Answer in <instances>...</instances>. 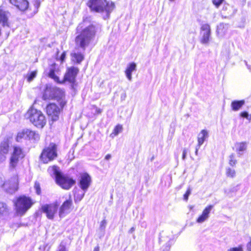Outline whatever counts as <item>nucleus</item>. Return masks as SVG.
<instances>
[{"mask_svg":"<svg viewBox=\"0 0 251 251\" xmlns=\"http://www.w3.org/2000/svg\"><path fill=\"white\" fill-rule=\"evenodd\" d=\"M22 139H26L25 135V129L23 130L22 132H19L17 134L16 137L17 141L20 142Z\"/></svg>","mask_w":251,"mask_h":251,"instance_id":"obj_32","label":"nucleus"},{"mask_svg":"<svg viewBox=\"0 0 251 251\" xmlns=\"http://www.w3.org/2000/svg\"><path fill=\"white\" fill-rule=\"evenodd\" d=\"M34 189L36 190V192L38 195H40L41 194V188L40 184L39 182H36L34 184Z\"/></svg>","mask_w":251,"mask_h":251,"instance_id":"obj_37","label":"nucleus"},{"mask_svg":"<svg viewBox=\"0 0 251 251\" xmlns=\"http://www.w3.org/2000/svg\"><path fill=\"white\" fill-rule=\"evenodd\" d=\"M0 186L6 192L13 194L18 189V178L14 177L10 180L5 181L2 177H0Z\"/></svg>","mask_w":251,"mask_h":251,"instance_id":"obj_9","label":"nucleus"},{"mask_svg":"<svg viewBox=\"0 0 251 251\" xmlns=\"http://www.w3.org/2000/svg\"><path fill=\"white\" fill-rule=\"evenodd\" d=\"M26 119L35 126L42 128L46 124V119L44 114L39 110L31 107L25 115Z\"/></svg>","mask_w":251,"mask_h":251,"instance_id":"obj_6","label":"nucleus"},{"mask_svg":"<svg viewBox=\"0 0 251 251\" xmlns=\"http://www.w3.org/2000/svg\"><path fill=\"white\" fill-rule=\"evenodd\" d=\"M227 14H228V15H230V13L229 12H227Z\"/></svg>","mask_w":251,"mask_h":251,"instance_id":"obj_57","label":"nucleus"},{"mask_svg":"<svg viewBox=\"0 0 251 251\" xmlns=\"http://www.w3.org/2000/svg\"><path fill=\"white\" fill-rule=\"evenodd\" d=\"M9 151V145L7 143H4L0 146V163L6 159V155Z\"/></svg>","mask_w":251,"mask_h":251,"instance_id":"obj_19","label":"nucleus"},{"mask_svg":"<svg viewBox=\"0 0 251 251\" xmlns=\"http://www.w3.org/2000/svg\"><path fill=\"white\" fill-rule=\"evenodd\" d=\"M236 151L239 155L243 154V152L247 149V145L245 142L237 143L235 145Z\"/></svg>","mask_w":251,"mask_h":251,"instance_id":"obj_24","label":"nucleus"},{"mask_svg":"<svg viewBox=\"0 0 251 251\" xmlns=\"http://www.w3.org/2000/svg\"><path fill=\"white\" fill-rule=\"evenodd\" d=\"M96 30L95 26L90 25L84 28L75 39L76 46L85 50L86 48L93 40Z\"/></svg>","mask_w":251,"mask_h":251,"instance_id":"obj_2","label":"nucleus"},{"mask_svg":"<svg viewBox=\"0 0 251 251\" xmlns=\"http://www.w3.org/2000/svg\"><path fill=\"white\" fill-rule=\"evenodd\" d=\"M87 5L91 11L100 13L105 20L109 18L115 7L113 2L106 0H89Z\"/></svg>","mask_w":251,"mask_h":251,"instance_id":"obj_1","label":"nucleus"},{"mask_svg":"<svg viewBox=\"0 0 251 251\" xmlns=\"http://www.w3.org/2000/svg\"><path fill=\"white\" fill-rule=\"evenodd\" d=\"M73 205L71 195L69 199L66 200L60 207L59 209V216L60 218L64 217L66 215L70 212L71 207Z\"/></svg>","mask_w":251,"mask_h":251,"instance_id":"obj_12","label":"nucleus"},{"mask_svg":"<svg viewBox=\"0 0 251 251\" xmlns=\"http://www.w3.org/2000/svg\"><path fill=\"white\" fill-rule=\"evenodd\" d=\"M58 72L56 70L54 66H51L48 73V76L53 79L54 81L58 83H62L63 81L59 80V78L58 76Z\"/></svg>","mask_w":251,"mask_h":251,"instance_id":"obj_20","label":"nucleus"},{"mask_svg":"<svg viewBox=\"0 0 251 251\" xmlns=\"http://www.w3.org/2000/svg\"><path fill=\"white\" fill-rule=\"evenodd\" d=\"M11 183H11V182H10V184L9 185H8V187L9 188H12V185L11 184Z\"/></svg>","mask_w":251,"mask_h":251,"instance_id":"obj_54","label":"nucleus"},{"mask_svg":"<svg viewBox=\"0 0 251 251\" xmlns=\"http://www.w3.org/2000/svg\"><path fill=\"white\" fill-rule=\"evenodd\" d=\"M72 60L77 63H80L84 59V55L80 52H74L72 53Z\"/></svg>","mask_w":251,"mask_h":251,"instance_id":"obj_27","label":"nucleus"},{"mask_svg":"<svg viewBox=\"0 0 251 251\" xmlns=\"http://www.w3.org/2000/svg\"><path fill=\"white\" fill-rule=\"evenodd\" d=\"M33 202L31 199L25 196L19 197L14 202L17 213L23 215L31 207Z\"/></svg>","mask_w":251,"mask_h":251,"instance_id":"obj_7","label":"nucleus"},{"mask_svg":"<svg viewBox=\"0 0 251 251\" xmlns=\"http://www.w3.org/2000/svg\"><path fill=\"white\" fill-rule=\"evenodd\" d=\"M25 135L26 139L38 140L39 139V136L38 133L30 129H25Z\"/></svg>","mask_w":251,"mask_h":251,"instance_id":"obj_26","label":"nucleus"},{"mask_svg":"<svg viewBox=\"0 0 251 251\" xmlns=\"http://www.w3.org/2000/svg\"><path fill=\"white\" fill-rule=\"evenodd\" d=\"M245 103L244 100L232 101L231 103V108L233 111H238L244 105Z\"/></svg>","mask_w":251,"mask_h":251,"instance_id":"obj_23","label":"nucleus"},{"mask_svg":"<svg viewBox=\"0 0 251 251\" xmlns=\"http://www.w3.org/2000/svg\"><path fill=\"white\" fill-rule=\"evenodd\" d=\"M122 126L121 125H118L114 128V130L113 132L111 134L110 136L112 137H113V135H114V136H117L119 133H121L122 131Z\"/></svg>","mask_w":251,"mask_h":251,"instance_id":"obj_30","label":"nucleus"},{"mask_svg":"<svg viewBox=\"0 0 251 251\" xmlns=\"http://www.w3.org/2000/svg\"><path fill=\"white\" fill-rule=\"evenodd\" d=\"M229 6L228 4H224L223 7L222 11L223 12L225 11H227L228 9V8H229Z\"/></svg>","mask_w":251,"mask_h":251,"instance_id":"obj_45","label":"nucleus"},{"mask_svg":"<svg viewBox=\"0 0 251 251\" xmlns=\"http://www.w3.org/2000/svg\"><path fill=\"white\" fill-rule=\"evenodd\" d=\"M188 152V150L186 148L183 149V152H182V159L185 160L186 157L187 153Z\"/></svg>","mask_w":251,"mask_h":251,"instance_id":"obj_41","label":"nucleus"},{"mask_svg":"<svg viewBox=\"0 0 251 251\" xmlns=\"http://www.w3.org/2000/svg\"><path fill=\"white\" fill-rule=\"evenodd\" d=\"M48 245L46 244L44 246V249L45 250L46 248L47 247Z\"/></svg>","mask_w":251,"mask_h":251,"instance_id":"obj_55","label":"nucleus"},{"mask_svg":"<svg viewBox=\"0 0 251 251\" xmlns=\"http://www.w3.org/2000/svg\"><path fill=\"white\" fill-rule=\"evenodd\" d=\"M201 146H199V145H197L196 147V151H195V154L196 155H197L198 154V151L199 150V149L200 148Z\"/></svg>","mask_w":251,"mask_h":251,"instance_id":"obj_46","label":"nucleus"},{"mask_svg":"<svg viewBox=\"0 0 251 251\" xmlns=\"http://www.w3.org/2000/svg\"><path fill=\"white\" fill-rule=\"evenodd\" d=\"M240 116L243 118H245L247 120H248L249 121H251V114H249V113L246 112H242L240 113Z\"/></svg>","mask_w":251,"mask_h":251,"instance_id":"obj_35","label":"nucleus"},{"mask_svg":"<svg viewBox=\"0 0 251 251\" xmlns=\"http://www.w3.org/2000/svg\"><path fill=\"white\" fill-rule=\"evenodd\" d=\"M106 225V221L105 219H104L101 222L100 226L101 228H105Z\"/></svg>","mask_w":251,"mask_h":251,"instance_id":"obj_43","label":"nucleus"},{"mask_svg":"<svg viewBox=\"0 0 251 251\" xmlns=\"http://www.w3.org/2000/svg\"><path fill=\"white\" fill-rule=\"evenodd\" d=\"M191 190L190 188L188 189L185 194L184 195V200L187 201L188 199L189 196L190 195Z\"/></svg>","mask_w":251,"mask_h":251,"instance_id":"obj_40","label":"nucleus"},{"mask_svg":"<svg viewBox=\"0 0 251 251\" xmlns=\"http://www.w3.org/2000/svg\"><path fill=\"white\" fill-rule=\"evenodd\" d=\"M136 70V64L132 62L128 64L125 71V74L127 79L131 81L132 79V73Z\"/></svg>","mask_w":251,"mask_h":251,"instance_id":"obj_21","label":"nucleus"},{"mask_svg":"<svg viewBox=\"0 0 251 251\" xmlns=\"http://www.w3.org/2000/svg\"><path fill=\"white\" fill-rule=\"evenodd\" d=\"M59 203L57 201L50 204H45L42 206V211L45 213L49 219L52 220L58 209Z\"/></svg>","mask_w":251,"mask_h":251,"instance_id":"obj_11","label":"nucleus"},{"mask_svg":"<svg viewBox=\"0 0 251 251\" xmlns=\"http://www.w3.org/2000/svg\"><path fill=\"white\" fill-rule=\"evenodd\" d=\"M224 0H213L212 2L213 4L218 8L222 3Z\"/></svg>","mask_w":251,"mask_h":251,"instance_id":"obj_39","label":"nucleus"},{"mask_svg":"<svg viewBox=\"0 0 251 251\" xmlns=\"http://www.w3.org/2000/svg\"><path fill=\"white\" fill-rule=\"evenodd\" d=\"M57 156V145L51 143L43 150L40 155V159L44 163H48L54 160Z\"/></svg>","mask_w":251,"mask_h":251,"instance_id":"obj_8","label":"nucleus"},{"mask_svg":"<svg viewBox=\"0 0 251 251\" xmlns=\"http://www.w3.org/2000/svg\"><path fill=\"white\" fill-rule=\"evenodd\" d=\"M245 64H246V65L247 66L248 69L250 70H251V66L249 65L247 63V62L246 61H245Z\"/></svg>","mask_w":251,"mask_h":251,"instance_id":"obj_49","label":"nucleus"},{"mask_svg":"<svg viewBox=\"0 0 251 251\" xmlns=\"http://www.w3.org/2000/svg\"><path fill=\"white\" fill-rule=\"evenodd\" d=\"M170 247L167 246L163 251H169Z\"/></svg>","mask_w":251,"mask_h":251,"instance_id":"obj_51","label":"nucleus"},{"mask_svg":"<svg viewBox=\"0 0 251 251\" xmlns=\"http://www.w3.org/2000/svg\"><path fill=\"white\" fill-rule=\"evenodd\" d=\"M237 163V161L235 158V155L234 154H231L229 156V164L231 166H234Z\"/></svg>","mask_w":251,"mask_h":251,"instance_id":"obj_34","label":"nucleus"},{"mask_svg":"<svg viewBox=\"0 0 251 251\" xmlns=\"http://www.w3.org/2000/svg\"><path fill=\"white\" fill-rule=\"evenodd\" d=\"M66 54L65 51H64L61 54V56L60 57V60L61 61V62H63V61H64L65 57H66Z\"/></svg>","mask_w":251,"mask_h":251,"instance_id":"obj_42","label":"nucleus"},{"mask_svg":"<svg viewBox=\"0 0 251 251\" xmlns=\"http://www.w3.org/2000/svg\"><path fill=\"white\" fill-rule=\"evenodd\" d=\"M228 28V25L226 24H220L218 26L217 31L218 34L224 35L226 34Z\"/></svg>","mask_w":251,"mask_h":251,"instance_id":"obj_25","label":"nucleus"},{"mask_svg":"<svg viewBox=\"0 0 251 251\" xmlns=\"http://www.w3.org/2000/svg\"><path fill=\"white\" fill-rule=\"evenodd\" d=\"M43 99L44 100H55L62 108L66 104L64 92L62 90L50 85H47L44 91Z\"/></svg>","mask_w":251,"mask_h":251,"instance_id":"obj_3","label":"nucleus"},{"mask_svg":"<svg viewBox=\"0 0 251 251\" xmlns=\"http://www.w3.org/2000/svg\"><path fill=\"white\" fill-rule=\"evenodd\" d=\"M201 30L202 32L201 42L203 44H208L211 34L210 25L208 24H203L201 27Z\"/></svg>","mask_w":251,"mask_h":251,"instance_id":"obj_14","label":"nucleus"},{"mask_svg":"<svg viewBox=\"0 0 251 251\" xmlns=\"http://www.w3.org/2000/svg\"><path fill=\"white\" fill-rule=\"evenodd\" d=\"M227 251H244L242 245H239L238 247L230 248Z\"/></svg>","mask_w":251,"mask_h":251,"instance_id":"obj_38","label":"nucleus"},{"mask_svg":"<svg viewBox=\"0 0 251 251\" xmlns=\"http://www.w3.org/2000/svg\"><path fill=\"white\" fill-rule=\"evenodd\" d=\"M78 72V70L75 67H72L69 68L64 76L63 82L64 81H67L72 84L74 83Z\"/></svg>","mask_w":251,"mask_h":251,"instance_id":"obj_15","label":"nucleus"},{"mask_svg":"<svg viewBox=\"0 0 251 251\" xmlns=\"http://www.w3.org/2000/svg\"><path fill=\"white\" fill-rule=\"evenodd\" d=\"M91 183V176L87 173L81 175L79 180V186L84 192H86Z\"/></svg>","mask_w":251,"mask_h":251,"instance_id":"obj_16","label":"nucleus"},{"mask_svg":"<svg viewBox=\"0 0 251 251\" xmlns=\"http://www.w3.org/2000/svg\"><path fill=\"white\" fill-rule=\"evenodd\" d=\"M56 251H68L66 246L61 242L57 247Z\"/></svg>","mask_w":251,"mask_h":251,"instance_id":"obj_36","label":"nucleus"},{"mask_svg":"<svg viewBox=\"0 0 251 251\" xmlns=\"http://www.w3.org/2000/svg\"><path fill=\"white\" fill-rule=\"evenodd\" d=\"M24 156V152L20 147H14L13 151L10 158L9 168L11 169H15L20 160L23 159Z\"/></svg>","mask_w":251,"mask_h":251,"instance_id":"obj_10","label":"nucleus"},{"mask_svg":"<svg viewBox=\"0 0 251 251\" xmlns=\"http://www.w3.org/2000/svg\"><path fill=\"white\" fill-rule=\"evenodd\" d=\"M226 173L227 177L231 178L234 177L236 175L235 170L230 168H226Z\"/></svg>","mask_w":251,"mask_h":251,"instance_id":"obj_31","label":"nucleus"},{"mask_svg":"<svg viewBox=\"0 0 251 251\" xmlns=\"http://www.w3.org/2000/svg\"><path fill=\"white\" fill-rule=\"evenodd\" d=\"M85 192L80 190L76 191L74 194L75 201V202L80 201L84 197Z\"/></svg>","mask_w":251,"mask_h":251,"instance_id":"obj_28","label":"nucleus"},{"mask_svg":"<svg viewBox=\"0 0 251 251\" xmlns=\"http://www.w3.org/2000/svg\"><path fill=\"white\" fill-rule=\"evenodd\" d=\"M37 75V71H34L27 74V80L28 82L31 81Z\"/></svg>","mask_w":251,"mask_h":251,"instance_id":"obj_33","label":"nucleus"},{"mask_svg":"<svg viewBox=\"0 0 251 251\" xmlns=\"http://www.w3.org/2000/svg\"><path fill=\"white\" fill-rule=\"evenodd\" d=\"M208 137V131L205 129L202 130L198 135V145H199V146H201Z\"/></svg>","mask_w":251,"mask_h":251,"instance_id":"obj_22","label":"nucleus"},{"mask_svg":"<svg viewBox=\"0 0 251 251\" xmlns=\"http://www.w3.org/2000/svg\"><path fill=\"white\" fill-rule=\"evenodd\" d=\"M213 208V205H210L205 208L203 210L201 215L197 219V222L198 223H202L207 220L209 217V214Z\"/></svg>","mask_w":251,"mask_h":251,"instance_id":"obj_18","label":"nucleus"},{"mask_svg":"<svg viewBox=\"0 0 251 251\" xmlns=\"http://www.w3.org/2000/svg\"><path fill=\"white\" fill-rule=\"evenodd\" d=\"M9 2L20 10L29 12L30 17H33L38 12L40 5V0H34L30 6L27 0H9Z\"/></svg>","mask_w":251,"mask_h":251,"instance_id":"obj_5","label":"nucleus"},{"mask_svg":"<svg viewBox=\"0 0 251 251\" xmlns=\"http://www.w3.org/2000/svg\"><path fill=\"white\" fill-rule=\"evenodd\" d=\"M97 113L100 114L101 112V110L99 108V109H97Z\"/></svg>","mask_w":251,"mask_h":251,"instance_id":"obj_53","label":"nucleus"},{"mask_svg":"<svg viewBox=\"0 0 251 251\" xmlns=\"http://www.w3.org/2000/svg\"><path fill=\"white\" fill-rule=\"evenodd\" d=\"M111 158V155L110 154H107L105 156V160H109L110 159V158Z\"/></svg>","mask_w":251,"mask_h":251,"instance_id":"obj_47","label":"nucleus"},{"mask_svg":"<svg viewBox=\"0 0 251 251\" xmlns=\"http://www.w3.org/2000/svg\"><path fill=\"white\" fill-rule=\"evenodd\" d=\"M82 24H80L77 27V30H79V29H80L82 27V26L81 25Z\"/></svg>","mask_w":251,"mask_h":251,"instance_id":"obj_50","label":"nucleus"},{"mask_svg":"<svg viewBox=\"0 0 251 251\" xmlns=\"http://www.w3.org/2000/svg\"><path fill=\"white\" fill-rule=\"evenodd\" d=\"M135 230V228L134 227H132L128 231V232L129 233H133Z\"/></svg>","mask_w":251,"mask_h":251,"instance_id":"obj_48","label":"nucleus"},{"mask_svg":"<svg viewBox=\"0 0 251 251\" xmlns=\"http://www.w3.org/2000/svg\"><path fill=\"white\" fill-rule=\"evenodd\" d=\"M246 248L248 251H251V238L250 241L247 244Z\"/></svg>","mask_w":251,"mask_h":251,"instance_id":"obj_44","label":"nucleus"},{"mask_svg":"<svg viewBox=\"0 0 251 251\" xmlns=\"http://www.w3.org/2000/svg\"><path fill=\"white\" fill-rule=\"evenodd\" d=\"M170 0V1H174L175 0Z\"/></svg>","mask_w":251,"mask_h":251,"instance_id":"obj_56","label":"nucleus"},{"mask_svg":"<svg viewBox=\"0 0 251 251\" xmlns=\"http://www.w3.org/2000/svg\"><path fill=\"white\" fill-rule=\"evenodd\" d=\"M9 209L6 204L3 202H0V215H5L8 213Z\"/></svg>","mask_w":251,"mask_h":251,"instance_id":"obj_29","label":"nucleus"},{"mask_svg":"<svg viewBox=\"0 0 251 251\" xmlns=\"http://www.w3.org/2000/svg\"><path fill=\"white\" fill-rule=\"evenodd\" d=\"M47 114L51 117L52 121H56L60 113V108L54 103H50L46 107Z\"/></svg>","mask_w":251,"mask_h":251,"instance_id":"obj_13","label":"nucleus"},{"mask_svg":"<svg viewBox=\"0 0 251 251\" xmlns=\"http://www.w3.org/2000/svg\"><path fill=\"white\" fill-rule=\"evenodd\" d=\"M48 171L51 176H55L57 184L63 189L68 190L75 183L73 179L63 175L60 172L59 167L56 166L50 167Z\"/></svg>","mask_w":251,"mask_h":251,"instance_id":"obj_4","label":"nucleus"},{"mask_svg":"<svg viewBox=\"0 0 251 251\" xmlns=\"http://www.w3.org/2000/svg\"><path fill=\"white\" fill-rule=\"evenodd\" d=\"M10 13L6 11L3 7L0 6V24L3 27L9 26V18Z\"/></svg>","mask_w":251,"mask_h":251,"instance_id":"obj_17","label":"nucleus"},{"mask_svg":"<svg viewBox=\"0 0 251 251\" xmlns=\"http://www.w3.org/2000/svg\"><path fill=\"white\" fill-rule=\"evenodd\" d=\"M93 251H99V247L98 246L95 247Z\"/></svg>","mask_w":251,"mask_h":251,"instance_id":"obj_52","label":"nucleus"}]
</instances>
